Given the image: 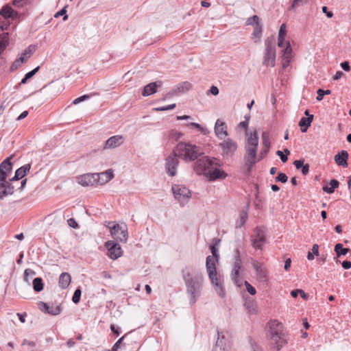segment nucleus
<instances>
[{"instance_id": "64", "label": "nucleus", "mask_w": 351, "mask_h": 351, "mask_svg": "<svg viewBox=\"0 0 351 351\" xmlns=\"http://www.w3.org/2000/svg\"><path fill=\"white\" fill-rule=\"evenodd\" d=\"M301 171L303 175L308 174L309 171V165L308 164H304V165L301 168Z\"/></svg>"}, {"instance_id": "25", "label": "nucleus", "mask_w": 351, "mask_h": 351, "mask_svg": "<svg viewBox=\"0 0 351 351\" xmlns=\"http://www.w3.org/2000/svg\"><path fill=\"white\" fill-rule=\"evenodd\" d=\"M71 281V275L67 272H63L60 274L59 277V286L62 289H66Z\"/></svg>"}, {"instance_id": "63", "label": "nucleus", "mask_w": 351, "mask_h": 351, "mask_svg": "<svg viewBox=\"0 0 351 351\" xmlns=\"http://www.w3.org/2000/svg\"><path fill=\"white\" fill-rule=\"evenodd\" d=\"M317 96L316 97V99L317 101H321L323 99V97L324 96V90L321 89V88H319L317 90Z\"/></svg>"}, {"instance_id": "38", "label": "nucleus", "mask_w": 351, "mask_h": 351, "mask_svg": "<svg viewBox=\"0 0 351 351\" xmlns=\"http://www.w3.org/2000/svg\"><path fill=\"white\" fill-rule=\"evenodd\" d=\"M290 154V151L288 149H285L284 152L278 150L276 152V155H278L282 162H286L288 160V156Z\"/></svg>"}, {"instance_id": "53", "label": "nucleus", "mask_w": 351, "mask_h": 351, "mask_svg": "<svg viewBox=\"0 0 351 351\" xmlns=\"http://www.w3.org/2000/svg\"><path fill=\"white\" fill-rule=\"evenodd\" d=\"M9 195L8 193L5 189V186L0 183V199H3L5 197Z\"/></svg>"}, {"instance_id": "21", "label": "nucleus", "mask_w": 351, "mask_h": 351, "mask_svg": "<svg viewBox=\"0 0 351 351\" xmlns=\"http://www.w3.org/2000/svg\"><path fill=\"white\" fill-rule=\"evenodd\" d=\"M215 132L216 136L222 139L223 137L228 136L227 126L225 122L217 119L215 125Z\"/></svg>"}, {"instance_id": "30", "label": "nucleus", "mask_w": 351, "mask_h": 351, "mask_svg": "<svg viewBox=\"0 0 351 351\" xmlns=\"http://www.w3.org/2000/svg\"><path fill=\"white\" fill-rule=\"evenodd\" d=\"M339 185L338 180L332 179L330 180L328 186L323 187V191L327 193L331 194L334 193L335 189H337Z\"/></svg>"}, {"instance_id": "43", "label": "nucleus", "mask_w": 351, "mask_h": 351, "mask_svg": "<svg viewBox=\"0 0 351 351\" xmlns=\"http://www.w3.org/2000/svg\"><path fill=\"white\" fill-rule=\"evenodd\" d=\"M62 311V308L60 307V306H50V308L48 311V314L49 315H59L60 313Z\"/></svg>"}, {"instance_id": "34", "label": "nucleus", "mask_w": 351, "mask_h": 351, "mask_svg": "<svg viewBox=\"0 0 351 351\" xmlns=\"http://www.w3.org/2000/svg\"><path fill=\"white\" fill-rule=\"evenodd\" d=\"M32 286L34 291L40 292L44 289V284L43 279L40 277H36L33 280Z\"/></svg>"}, {"instance_id": "60", "label": "nucleus", "mask_w": 351, "mask_h": 351, "mask_svg": "<svg viewBox=\"0 0 351 351\" xmlns=\"http://www.w3.org/2000/svg\"><path fill=\"white\" fill-rule=\"evenodd\" d=\"M340 66L342 68V69L344 70L345 71L348 72L350 71V66L348 61H344L341 62Z\"/></svg>"}, {"instance_id": "61", "label": "nucleus", "mask_w": 351, "mask_h": 351, "mask_svg": "<svg viewBox=\"0 0 351 351\" xmlns=\"http://www.w3.org/2000/svg\"><path fill=\"white\" fill-rule=\"evenodd\" d=\"M322 12L326 14L328 18H332L333 16V13L331 11H329L326 6H323L322 8Z\"/></svg>"}, {"instance_id": "59", "label": "nucleus", "mask_w": 351, "mask_h": 351, "mask_svg": "<svg viewBox=\"0 0 351 351\" xmlns=\"http://www.w3.org/2000/svg\"><path fill=\"white\" fill-rule=\"evenodd\" d=\"M8 172H6V171H2L1 169H0V181L1 182H8L6 180V178L8 177Z\"/></svg>"}, {"instance_id": "45", "label": "nucleus", "mask_w": 351, "mask_h": 351, "mask_svg": "<svg viewBox=\"0 0 351 351\" xmlns=\"http://www.w3.org/2000/svg\"><path fill=\"white\" fill-rule=\"evenodd\" d=\"M0 183L3 184V185L5 186V189H6V191L8 193L9 195H12L14 193V186L10 182Z\"/></svg>"}, {"instance_id": "7", "label": "nucleus", "mask_w": 351, "mask_h": 351, "mask_svg": "<svg viewBox=\"0 0 351 351\" xmlns=\"http://www.w3.org/2000/svg\"><path fill=\"white\" fill-rule=\"evenodd\" d=\"M276 62V40L274 37H268L265 40V52L263 64L266 66L274 67Z\"/></svg>"}, {"instance_id": "29", "label": "nucleus", "mask_w": 351, "mask_h": 351, "mask_svg": "<svg viewBox=\"0 0 351 351\" xmlns=\"http://www.w3.org/2000/svg\"><path fill=\"white\" fill-rule=\"evenodd\" d=\"M291 53L292 49L291 47L290 43L287 41L286 43V47L283 50V60L285 61V62H284V66L289 64L290 62L289 59L291 58Z\"/></svg>"}, {"instance_id": "26", "label": "nucleus", "mask_w": 351, "mask_h": 351, "mask_svg": "<svg viewBox=\"0 0 351 351\" xmlns=\"http://www.w3.org/2000/svg\"><path fill=\"white\" fill-rule=\"evenodd\" d=\"M313 120V115L308 116V117H302L299 121V126L302 132H306Z\"/></svg>"}, {"instance_id": "16", "label": "nucleus", "mask_w": 351, "mask_h": 351, "mask_svg": "<svg viewBox=\"0 0 351 351\" xmlns=\"http://www.w3.org/2000/svg\"><path fill=\"white\" fill-rule=\"evenodd\" d=\"M96 184L103 185L114 178L112 169H108L106 171L101 173H95Z\"/></svg>"}, {"instance_id": "1", "label": "nucleus", "mask_w": 351, "mask_h": 351, "mask_svg": "<svg viewBox=\"0 0 351 351\" xmlns=\"http://www.w3.org/2000/svg\"><path fill=\"white\" fill-rule=\"evenodd\" d=\"M269 330L267 334L270 348L274 351H280L288 343V334L283 324L276 319L268 322Z\"/></svg>"}, {"instance_id": "49", "label": "nucleus", "mask_w": 351, "mask_h": 351, "mask_svg": "<svg viewBox=\"0 0 351 351\" xmlns=\"http://www.w3.org/2000/svg\"><path fill=\"white\" fill-rule=\"evenodd\" d=\"M66 7H64L62 9H61L60 11H58L56 14H55V17L57 18L60 16H64L63 17V20L64 21H66L67 19H68V15L66 14Z\"/></svg>"}, {"instance_id": "8", "label": "nucleus", "mask_w": 351, "mask_h": 351, "mask_svg": "<svg viewBox=\"0 0 351 351\" xmlns=\"http://www.w3.org/2000/svg\"><path fill=\"white\" fill-rule=\"evenodd\" d=\"M110 228V234L112 237L120 242L126 243L128 239V228L126 224L119 225L118 223L114 224Z\"/></svg>"}, {"instance_id": "48", "label": "nucleus", "mask_w": 351, "mask_h": 351, "mask_svg": "<svg viewBox=\"0 0 351 351\" xmlns=\"http://www.w3.org/2000/svg\"><path fill=\"white\" fill-rule=\"evenodd\" d=\"M38 307L40 310L44 313H48L50 306L44 302H40L38 303Z\"/></svg>"}, {"instance_id": "23", "label": "nucleus", "mask_w": 351, "mask_h": 351, "mask_svg": "<svg viewBox=\"0 0 351 351\" xmlns=\"http://www.w3.org/2000/svg\"><path fill=\"white\" fill-rule=\"evenodd\" d=\"M349 157V154L347 151L341 150L335 156V161L339 165L343 167H348V159Z\"/></svg>"}, {"instance_id": "54", "label": "nucleus", "mask_w": 351, "mask_h": 351, "mask_svg": "<svg viewBox=\"0 0 351 351\" xmlns=\"http://www.w3.org/2000/svg\"><path fill=\"white\" fill-rule=\"evenodd\" d=\"M89 98V95H84L82 96H80L76 99H75L73 101V104L76 105V104H78L79 103L83 101H85L86 99H88Z\"/></svg>"}, {"instance_id": "9", "label": "nucleus", "mask_w": 351, "mask_h": 351, "mask_svg": "<svg viewBox=\"0 0 351 351\" xmlns=\"http://www.w3.org/2000/svg\"><path fill=\"white\" fill-rule=\"evenodd\" d=\"M179 158L180 156L178 154V153L175 151V149L173 151V152L166 158L165 159V170L166 173L169 176H175L176 175L177 172V168L179 165Z\"/></svg>"}, {"instance_id": "3", "label": "nucleus", "mask_w": 351, "mask_h": 351, "mask_svg": "<svg viewBox=\"0 0 351 351\" xmlns=\"http://www.w3.org/2000/svg\"><path fill=\"white\" fill-rule=\"evenodd\" d=\"M210 250L213 256L209 255L206 258V271L219 297L223 298L226 293L221 285L220 278L217 277V268L214 259L216 258L217 261L219 259V255L218 254V250L215 245H213L210 246Z\"/></svg>"}, {"instance_id": "2", "label": "nucleus", "mask_w": 351, "mask_h": 351, "mask_svg": "<svg viewBox=\"0 0 351 351\" xmlns=\"http://www.w3.org/2000/svg\"><path fill=\"white\" fill-rule=\"evenodd\" d=\"M182 273L186 288V293L189 295V303L193 305L201 295L204 280V276L201 272H197L193 275L185 270H182Z\"/></svg>"}, {"instance_id": "36", "label": "nucleus", "mask_w": 351, "mask_h": 351, "mask_svg": "<svg viewBox=\"0 0 351 351\" xmlns=\"http://www.w3.org/2000/svg\"><path fill=\"white\" fill-rule=\"evenodd\" d=\"M232 268H240L241 267V258L240 256V251L239 249H236L234 251V258L232 263Z\"/></svg>"}, {"instance_id": "35", "label": "nucleus", "mask_w": 351, "mask_h": 351, "mask_svg": "<svg viewBox=\"0 0 351 351\" xmlns=\"http://www.w3.org/2000/svg\"><path fill=\"white\" fill-rule=\"evenodd\" d=\"M350 250L349 248L343 247L341 243H337L335 245V252L337 256V257H340L341 256L346 255Z\"/></svg>"}, {"instance_id": "19", "label": "nucleus", "mask_w": 351, "mask_h": 351, "mask_svg": "<svg viewBox=\"0 0 351 351\" xmlns=\"http://www.w3.org/2000/svg\"><path fill=\"white\" fill-rule=\"evenodd\" d=\"M124 142V138L122 135H115L109 138L105 143V149H112L122 145Z\"/></svg>"}, {"instance_id": "4", "label": "nucleus", "mask_w": 351, "mask_h": 351, "mask_svg": "<svg viewBox=\"0 0 351 351\" xmlns=\"http://www.w3.org/2000/svg\"><path fill=\"white\" fill-rule=\"evenodd\" d=\"M247 141L245 145V154L244 159L245 161V166L247 171L250 172L256 162L260 161L262 158H257V148L258 145V136L257 131L255 130L253 132H247Z\"/></svg>"}, {"instance_id": "46", "label": "nucleus", "mask_w": 351, "mask_h": 351, "mask_svg": "<svg viewBox=\"0 0 351 351\" xmlns=\"http://www.w3.org/2000/svg\"><path fill=\"white\" fill-rule=\"evenodd\" d=\"M36 274V272L31 269H26L24 272V280L26 281L28 285H30V282L28 280V277L33 276Z\"/></svg>"}, {"instance_id": "28", "label": "nucleus", "mask_w": 351, "mask_h": 351, "mask_svg": "<svg viewBox=\"0 0 351 351\" xmlns=\"http://www.w3.org/2000/svg\"><path fill=\"white\" fill-rule=\"evenodd\" d=\"M30 169L31 164H26L17 169L15 171V178L19 180L23 178L26 175L27 172L29 171Z\"/></svg>"}, {"instance_id": "12", "label": "nucleus", "mask_w": 351, "mask_h": 351, "mask_svg": "<svg viewBox=\"0 0 351 351\" xmlns=\"http://www.w3.org/2000/svg\"><path fill=\"white\" fill-rule=\"evenodd\" d=\"M108 249V256L112 260H116L123 254V250L121 246L113 241H108L105 243Z\"/></svg>"}, {"instance_id": "18", "label": "nucleus", "mask_w": 351, "mask_h": 351, "mask_svg": "<svg viewBox=\"0 0 351 351\" xmlns=\"http://www.w3.org/2000/svg\"><path fill=\"white\" fill-rule=\"evenodd\" d=\"M206 176L210 181H215L218 179H225L228 176V174L220 169L217 167L212 169L211 167L209 169V171Z\"/></svg>"}, {"instance_id": "32", "label": "nucleus", "mask_w": 351, "mask_h": 351, "mask_svg": "<svg viewBox=\"0 0 351 351\" xmlns=\"http://www.w3.org/2000/svg\"><path fill=\"white\" fill-rule=\"evenodd\" d=\"M35 51L34 46L29 45L21 54L20 57L21 62H25L33 54Z\"/></svg>"}, {"instance_id": "33", "label": "nucleus", "mask_w": 351, "mask_h": 351, "mask_svg": "<svg viewBox=\"0 0 351 351\" xmlns=\"http://www.w3.org/2000/svg\"><path fill=\"white\" fill-rule=\"evenodd\" d=\"M287 34L286 26L282 24L279 29L278 38V45L279 47L284 46L285 37Z\"/></svg>"}, {"instance_id": "17", "label": "nucleus", "mask_w": 351, "mask_h": 351, "mask_svg": "<svg viewBox=\"0 0 351 351\" xmlns=\"http://www.w3.org/2000/svg\"><path fill=\"white\" fill-rule=\"evenodd\" d=\"M77 182L83 186H88L96 184L95 176L94 173H85L76 178Z\"/></svg>"}, {"instance_id": "51", "label": "nucleus", "mask_w": 351, "mask_h": 351, "mask_svg": "<svg viewBox=\"0 0 351 351\" xmlns=\"http://www.w3.org/2000/svg\"><path fill=\"white\" fill-rule=\"evenodd\" d=\"M29 3V0H14L13 5L16 7L21 8Z\"/></svg>"}, {"instance_id": "62", "label": "nucleus", "mask_w": 351, "mask_h": 351, "mask_svg": "<svg viewBox=\"0 0 351 351\" xmlns=\"http://www.w3.org/2000/svg\"><path fill=\"white\" fill-rule=\"evenodd\" d=\"M293 165L297 169H300L304 165V160H296L293 162Z\"/></svg>"}, {"instance_id": "56", "label": "nucleus", "mask_w": 351, "mask_h": 351, "mask_svg": "<svg viewBox=\"0 0 351 351\" xmlns=\"http://www.w3.org/2000/svg\"><path fill=\"white\" fill-rule=\"evenodd\" d=\"M125 336H123L122 337H121L114 344V346H112V351H118L119 348H120V345L121 344L123 339H124Z\"/></svg>"}, {"instance_id": "57", "label": "nucleus", "mask_w": 351, "mask_h": 351, "mask_svg": "<svg viewBox=\"0 0 351 351\" xmlns=\"http://www.w3.org/2000/svg\"><path fill=\"white\" fill-rule=\"evenodd\" d=\"M23 64V62H21L20 58L16 59L12 64L10 69L11 71L16 70L18 67H19Z\"/></svg>"}, {"instance_id": "31", "label": "nucleus", "mask_w": 351, "mask_h": 351, "mask_svg": "<svg viewBox=\"0 0 351 351\" xmlns=\"http://www.w3.org/2000/svg\"><path fill=\"white\" fill-rule=\"evenodd\" d=\"M263 33V25L260 23L256 24V25L254 26V32L252 34V38H256L254 40L255 43H257L260 40Z\"/></svg>"}, {"instance_id": "58", "label": "nucleus", "mask_w": 351, "mask_h": 351, "mask_svg": "<svg viewBox=\"0 0 351 351\" xmlns=\"http://www.w3.org/2000/svg\"><path fill=\"white\" fill-rule=\"evenodd\" d=\"M67 223L71 228H78V223H77V221H75V219L74 218L69 219L67 220Z\"/></svg>"}, {"instance_id": "50", "label": "nucleus", "mask_w": 351, "mask_h": 351, "mask_svg": "<svg viewBox=\"0 0 351 351\" xmlns=\"http://www.w3.org/2000/svg\"><path fill=\"white\" fill-rule=\"evenodd\" d=\"M176 106V104H170L165 106L158 107L155 108V110L156 111H166L169 110H173Z\"/></svg>"}, {"instance_id": "10", "label": "nucleus", "mask_w": 351, "mask_h": 351, "mask_svg": "<svg viewBox=\"0 0 351 351\" xmlns=\"http://www.w3.org/2000/svg\"><path fill=\"white\" fill-rule=\"evenodd\" d=\"M266 242V235L263 228L256 227L251 237V243L252 247L256 250H262L263 245Z\"/></svg>"}, {"instance_id": "55", "label": "nucleus", "mask_w": 351, "mask_h": 351, "mask_svg": "<svg viewBox=\"0 0 351 351\" xmlns=\"http://www.w3.org/2000/svg\"><path fill=\"white\" fill-rule=\"evenodd\" d=\"M40 69V66H38L37 67H36L35 69H34L33 70H32L31 71L27 73L25 76L29 80L30 78H32Z\"/></svg>"}, {"instance_id": "13", "label": "nucleus", "mask_w": 351, "mask_h": 351, "mask_svg": "<svg viewBox=\"0 0 351 351\" xmlns=\"http://www.w3.org/2000/svg\"><path fill=\"white\" fill-rule=\"evenodd\" d=\"M172 191L176 199H189L191 197L190 191L185 186L178 184L172 186Z\"/></svg>"}, {"instance_id": "15", "label": "nucleus", "mask_w": 351, "mask_h": 351, "mask_svg": "<svg viewBox=\"0 0 351 351\" xmlns=\"http://www.w3.org/2000/svg\"><path fill=\"white\" fill-rule=\"evenodd\" d=\"M212 351H228V340L223 332L217 331V339Z\"/></svg>"}, {"instance_id": "40", "label": "nucleus", "mask_w": 351, "mask_h": 351, "mask_svg": "<svg viewBox=\"0 0 351 351\" xmlns=\"http://www.w3.org/2000/svg\"><path fill=\"white\" fill-rule=\"evenodd\" d=\"M308 0H293L291 5L290 8H289V10H294L297 8L300 7L307 3Z\"/></svg>"}, {"instance_id": "39", "label": "nucleus", "mask_w": 351, "mask_h": 351, "mask_svg": "<svg viewBox=\"0 0 351 351\" xmlns=\"http://www.w3.org/2000/svg\"><path fill=\"white\" fill-rule=\"evenodd\" d=\"M247 219V212L243 210L240 214V221L237 222L236 227L239 228H241L245 223Z\"/></svg>"}, {"instance_id": "37", "label": "nucleus", "mask_w": 351, "mask_h": 351, "mask_svg": "<svg viewBox=\"0 0 351 351\" xmlns=\"http://www.w3.org/2000/svg\"><path fill=\"white\" fill-rule=\"evenodd\" d=\"M12 158V156L5 159L0 164V169L2 171H6V172H10L12 169V163L10 162V159Z\"/></svg>"}, {"instance_id": "6", "label": "nucleus", "mask_w": 351, "mask_h": 351, "mask_svg": "<svg viewBox=\"0 0 351 351\" xmlns=\"http://www.w3.org/2000/svg\"><path fill=\"white\" fill-rule=\"evenodd\" d=\"M216 161V158H210L208 156H203L195 162L193 165V169L198 175L206 176L209 169L213 165H216L217 167L221 166L220 162Z\"/></svg>"}, {"instance_id": "11", "label": "nucleus", "mask_w": 351, "mask_h": 351, "mask_svg": "<svg viewBox=\"0 0 351 351\" xmlns=\"http://www.w3.org/2000/svg\"><path fill=\"white\" fill-rule=\"evenodd\" d=\"M223 157H232L237 149V143L231 138H227L219 143Z\"/></svg>"}, {"instance_id": "14", "label": "nucleus", "mask_w": 351, "mask_h": 351, "mask_svg": "<svg viewBox=\"0 0 351 351\" xmlns=\"http://www.w3.org/2000/svg\"><path fill=\"white\" fill-rule=\"evenodd\" d=\"M252 265L256 271L257 280L260 282H265L267 278V273L263 265L256 260H253Z\"/></svg>"}, {"instance_id": "41", "label": "nucleus", "mask_w": 351, "mask_h": 351, "mask_svg": "<svg viewBox=\"0 0 351 351\" xmlns=\"http://www.w3.org/2000/svg\"><path fill=\"white\" fill-rule=\"evenodd\" d=\"M260 23L259 17L257 15H254L248 18L245 22L246 25L255 26L256 24Z\"/></svg>"}, {"instance_id": "22", "label": "nucleus", "mask_w": 351, "mask_h": 351, "mask_svg": "<svg viewBox=\"0 0 351 351\" xmlns=\"http://www.w3.org/2000/svg\"><path fill=\"white\" fill-rule=\"evenodd\" d=\"M162 86V82L161 81H156L154 82H151L148 84H147L143 91H142V95L144 97H147L149 95H152L154 94L158 88H160Z\"/></svg>"}, {"instance_id": "27", "label": "nucleus", "mask_w": 351, "mask_h": 351, "mask_svg": "<svg viewBox=\"0 0 351 351\" xmlns=\"http://www.w3.org/2000/svg\"><path fill=\"white\" fill-rule=\"evenodd\" d=\"M240 268H232L231 278L234 283L241 287L243 285V278L239 276Z\"/></svg>"}, {"instance_id": "47", "label": "nucleus", "mask_w": 351, "mask_h": 351, "mask_svg": "<svg viewBox=\"0 0 351 351\" xmlns=\"http://www.w3.org/2000/svg\"><path fill=\"white\" fill-rule=\"evenodd\" d=\"M244 284L246 287L247 292L251 295H255L256 293V289L252 286L247 281L245 280Z\"/></svg>"}, {"instance_id": "20", "label": "nucleus", "mask_w": 351, "mask_h": 351, "mask_svg": "<svg viewBox=\"0 0 351 351\" xmlns=\"http://www.w3.org/2000/svg\"><path fill=\"white\" fill-rule=\"evenodd\" d=\"M261 138L263 149L260 152V158H263L267 154L270 148L269 133L267 131L263 132Z\"/></svg>"}, {"instance_id": "52", "label": "nucleus", "mask_w": 351, "mask_h": 351, "mask_svg": "<svg viewBox=\"0 0 351 351\" xmlns=\"http://www.w3.org/2000/svg\"><path fill=\"white\" fill-rule=\"evenodd\" d=\"M219 93V88L216 86H211L210 89L207 91L206 94L208 95H217Z\"/></svg>"}, {"instance_id": "5", "label": "nucleus", "mask_w": 351, "mask_h": 351, "mask_svg": "<svg viewBox=\"0 0 351 351\" xmlns=\"http://www.w3.org/2000/svg\"><path fill=\"white\" fill-rule=\"evenodd\" d=\"M181 158L186 161H194L203 154L202 148L191 143L180 142L175 148Z\"/></svg>"}, {"instance_id": "24", "label": "nucleus", "mask_w": 351, "mask_h": 351, "mask_svg": "<svg viewBox=\"0 0 351 351\" xmlns=\"http://www.w3.org/2000/svg\"><path fill=\"white\" fill-rule=\"evenodd\" d=\"M0 15L4 19H14L17 17L18 12L14 11L10 5H4L0 10Z\"/></svg>"}, {"instance_id": "42", "label": "nucleus", "mask_w": 351, "mask_h": 351, "mask_svg": "<svg viewBox=\"0 0 351 351\" xmlns=\"http://www.w3.org/2000/svg\"><path fill=\"white\" fill-rule=\"evenodd\" d=\"M81 294H82V291H81L80 288H77L75 291L73 298H72V301L74 304L79 303V302L80 300V298H81Z\"/></svg>"}, {"instance_id": "44", "label": "nucleus", "mask_w": 351, "mask_h": 351, "mask_svg": "<svg viewBox=\"0 0 351 351\" xmlns=\"http://www.w3.org/2000/svg\"><path fill=\"white\" fill-rule=\"evenodd\" d=\"M275 180L277 182L285 183L288 180V177L285 173L280 172L275 178Z\"/></svg>"}]
</instances>
